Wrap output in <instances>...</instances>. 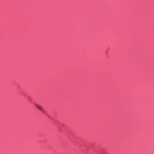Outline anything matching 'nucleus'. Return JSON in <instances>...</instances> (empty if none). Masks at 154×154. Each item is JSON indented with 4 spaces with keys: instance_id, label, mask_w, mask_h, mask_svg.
Instances as JSON below:
<instances>
[{
    "instance_id": "obj_1",
    "label": "nucleus",
    "mask_w": 154,
    "mask_h": 154,
    "mask_svg": "<svg viewBox=\"0 0 154 154\" xmlns=\"http://www.w3.org/2000/svg\"><path fill=\"white\" fill-rule=\"evenodd\" d=\"M35 106L39 110L41 111H43V109L42 108V106L38 104H36Z\"/></svg>"
}]
</instances>
